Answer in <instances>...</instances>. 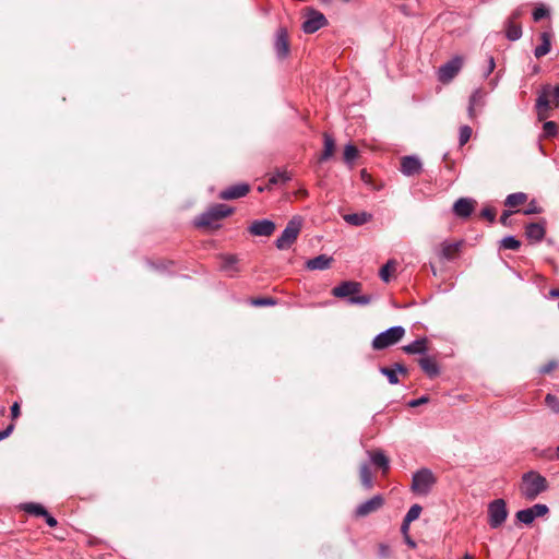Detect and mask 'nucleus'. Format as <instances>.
<instances>
[{
    "instance_id": "obj_1",
    "label": "nucleus",
    "mask_w": 559,
    "mask_h": 559,
    "mask_svg": "<svg viewBox=\"0 0 559 559\" xmlns=\"http://www.w3.org/2000/svg\"><path fill=\"white\" fill-rule=\"evenodd\" d=\"M548 489L547 479L539 473L530 471L522 476V483L520 486L521 495L526 500H534L538 495Z\"/></svg>"
},
{
    "instance_id": "obj_2",
    "label": "nucleus",
    "mask_w": 559,
    "mask_h": 559,
    "mask_svg": "<svg viewBox=\"0 0 559 559\" xmlns=\"http://www.w3.org/2000/svg\"><path fill=\"white\" fill-rule=\"evenodd\" d=\"M554 107H559V85L552 87L546 84L539 91L536 99V111L538 120H546L549 117V111Z\"/></svg>"
},
{
    "instance_id": "obj_3",
    "label": "nucleus",
    "mask_w": 559,
    "mask_h": 559,
    "mask_svg": "<svg viewBox=\"0 0 559 559\" xmlns=\"http://www.w3.org/2000/svg\"><path fill=\"white\" fill-rule=\"evenodd\" d=\"M233 213L231 207L226 204H216L210 207L205 213L201 214L197 221L195 226L199 228L216 229L219 227L217 224L224 217Z\"/></svg>"
},
{
    "instance_id": "obj_4",
    "label": "nucleus",
    "mask_w": 559,
    "mask_h": 559,
    "mask_svg": "<svg viewBox=\"0 0 559 559\" xmlns=\"http://www.w3.org/2000/svg\"><path fill=\"white\" fill-rule=\"evenodd\" d=\"M302 227V218L294 216L286 225L282 235L276 239V248L280 250L288 249L298 238Z\"/></svg>"
},
{
    "instance_id": "obj_5",
    "label": "nucleus",
    "mask_w": 559,
    "mask_h": 559,
    "mask_svg": "<svg viewBox=\"0 0 559 559\" xmlns=\"http://www.w3.org/2000/svg\"><path fill=\"white\" fill-rule=\"evenodd\" d=\"M405 335L403 326H393L378 334L372 341V348L381 350L399 343Z\"/></svg>"
},
{
    "instance_id": "obj_6",
    "label": "nucleus",
    "mask_w": 559,
    "mask_h": 559,
    "mask_svg": "<svg viewBox=\"0 0 559 559\" xmlns=\"http://www.w3.org/2000/svg\"><path fill=\"white\" fill-rule=\"evenodd\" d=\"M507 503L503 499H496L488 504V524L491 528L500 527L508 518Z\"/></svg>"
},
{
    "instance_id": "obj_7",
    "label": "nucleus",
    "mask_w": 559,
    "mask_h": 559,
    "mask_svg": "<svg viewBox=\"0 0 559 559\" xmlns=\"http://www.w3.org/2000/svg\"><path fill=\"white\" fill-rule=\"evenodd\" d=\"M436 484V477L428 468H421L413 476L412 490L418 495H427Z\"/></svg>"
},
{
    "instance_id": "obj_8",
    "label": "nucleus",
    "mask_w": 559,
    "mask_h": 559,
    "mask_svg": "<svg viewBox=\"0 0 559 559\" xmlns=\"http://www.w3.org/2000/svg\"><path fill=\"white\" fill-rule=\"evenodd\" d=\"M328 24L325 15L317 10L310 9L305 14L301 28L306 34H313Z\"/></svg>"
},
{
    "instance_id": "obj_9",
    "label": "nucleus",
    "mask_w": 559,
    "mask_h": 559,
    "mask_svg": "<svg viewBox=\"0 0 559 559\" xmlns=\"http://www.w3.org/2000/svg\"><path fill=\"white\" fill-rule=\"evenodd\" d=\"M464 64V58L462 56H455L450 61L444 63L439 69V80L442 83L451 82L455 75L460 72Z\"/></svg>"
},
{
    "instance_id": "obj_10",
    "label": "nucleus",
    "mask_w": 559,
    "mask_h": 559,
    "mask_svg": "<svg viewBox=\"0 0 559 559\" xmlns=\"http://www.w3.org/2000/svg\"><path fill=\"white\" fill-rule=\"evenodd\" d=\"M384 503V499L382 496L377 495L369 499L368 501L359 504L356 509V516L365 518L376 511H378Z\"/></svg>"
},
{
    "instance_id": "obj_11",
    "label": "nucleus",
    "mask_w": 559,
    "mask_h": 559,
    "mask_svg": "<svg viewBox=\"0 0 559 559\" xmlns=\"http://www.w3.org/2000/svg\"><path fill=\"white\" fill-rule=\"evenodd\" d=\"M361 284L358 282H343L338 286L332 289V295L338 298L353 297L356 294L360 293Z\"/></svg>"
},
{
    "instance_id": "obj_12",
    "label": "nucleus",
    "mask_w": 559,
    "mask_h": 559,
    "mask_svg": "<svg viewBox=\"0 0 559 559\" xmlns=\"http://www.w3.org/2000/svg\"><path fill=\"white\" fill-rule=\"evenodd\" d=\"M477 202L468 198H460L453 204V212L461 218H467L474 212Z\"/></svg>"
},
{
    "instance_id": "obj_13",
    "label": "nucleus",
    "mask_w": 559,
    "mask_h": 559,
    "mask_svg": "<svg viewBox=\"0 0 559 559\" xmlns=\"http://www.w3.org/2000/svg\"><path fill=\"white\" fill-rule=\"evenodd\" d=\"M463 246V240H459L455 242L443 241L440 245V258L448 261L456 259L460 255Z\"/></svg>"
},
{
    "instance_id": "obj_14",
    "label": "nucleus",
    "mask_w": 559,
    "mask_h": 559,
    "mask_svg": "<svg viewBox=\"0 0 559 559\" xmlns=\"http://www.w3.org/2000/svg\"><path fill=\"white\" fill-rule=\"evenodd\" d=\"M275 224L269 219L254 221L250 227V234L254 236H265L269 237L275 231Z\"/></svg>"
},
{
    "instance_id": "obj_15",
    "label": "nucleus",
    "mask_w": 559,
    "mask_h": 559,
    "mask_svg": "<svg viewBox=\"0 0 559 559\" xmlns=\"http://www.w3.org/2000/svg\"><path fill=\"white\" fill-rule=\"evenodd\" d=\"M250 191L248 183H239L228 187L219 192V199L222 200H235L245 197Z\"/></svg>"
},
{
    "instance_id": "obj_16",
    "label": "nucleus",
    "mask_w": 559,
    "mask_h": 559,
    "mask_svg": "<svg viewBox=\"0 0 559 559\" xmlns=\"http://www.w3.org/2000/svg\"><path fill=\"white\" fill-rule=\"evenodd\" d=\"M423 169L420 160L415 156H404L401 159V171L406 176L419 175Z\"/></svg>"
},
{
    "instance_id": "obj_17",
    "label": "nucleus",
    "mask_w": 559,
    "mask_h": 559,
    "mask_svg": "<svg viewBox=\"0 0 559 559\" xmlns=\"http://www.w3.org/2000/svg\"><path fill=\"white\" fill-rule=\"evenodd\" d=\"M380 372L388 378L391 384H397L400 382L397 373L404 377L408 374L407 368L400 362H395L393 367H381Z\"/></svg>"
},
{
    "instance_id": "obj_18",
    "label": "nucleus",
    "mask_w": 559,
    "mask_h": 559,
    "mask_svg": "<svg viewBox=\"0 0 559 559\" xmlns=\"http://www.w3.org/2000/svg\"><path fill=\"white\" fill-rule=\"evenodd\" d=\"M418 364L423 371L429 378H436L440 373L439 366L433 357L426 356L418 359Z\"/></svg>"
},
{
    "instance_id": "obj_19",
    "label": "nucleus",
    "mask_w": 559,
    "mask_h": 559,
    "mask_svg": "<svg viewBox=\"0 0 559 559\" xmlns=\"http://www.w3.org/2000/svg\"><path fill=\"white\" fill-rule=\"evenodd\" d=\"M343 219L353 226H361L369 223L372 219V214L368 212H359L343 215Z\"/></svg>"
},
{
    "instance_id": "obj_20",
    "label": "nucleus",
    "mask_w": 559,
    "mask_h": 559,
    "mask_svg": "<svg viewBox=\"0 0 559 559\" xmlns=\"http://www.w3.org/2000/svg\"><path fill=\"white\" fill-rule=\"evenodd\" d=\"M323 142H324V146H323L322 154L319 157V162H325L329 158H331L334 155L335 148H336L334 138L326 132L323 133Z\"/></svg>"
},
{
    "instance_id": "obj_21",
    "label": "nucleus",
    "mask_w": 559,
    "mask_h": 559,
    "mask_svg": "<svg viewBox=\"0 0 559 559\" xmlns=\"http://www.w3.org/2000/svg\"><path fill=\"white\" fill-rule=\"evenodd\" d=\"M332 261V257L320 254L313 259L308 260L306 264L309 270H326L331 266Z\"/></svg>"
},
{
    "instance_id": "obj_22",
    "label": "nucleus",
    "mask_w": 559,
    "mask_h": 559,
    "mask_svg": "<svg viewBox=\"0 0 559 559\" xmlns=\"http://www.w3.org/2000/svg\"><path fill=\"white\" fill-rule=\"evenodd\" d=\"M427 344L428 340L426 337H423L414 341L408 345L403 346L402 349L409 355L424 354L428 350Z\"/></svg>"
},
{
    "instance_id": "obj_23",
    "label": "nucleus",
    "mask_w": 559,
    "mask_h": 559,
    "mask_svg": "<svg viewBox=\"0 0 559 559\" xmlns=\"http://www.w3.org/2000/svg\"><path fill=\"white\" fill-rule=\"evenodd\" d=\"M525 234L528 239L540 241L545 236V228L538 223H531L526 226Z\"/></svg>"
},
{
    "instance_id": "obj_24",
    "label": "nucleus",
    "mask_w": 559,
    "mask_h": 559,
    "mask_svg": "<svg viewBox=\"0 0 559 559\" xmlns=\"http://www.w3.org/2000/svg\"><path fill=\"white\" fill-rule=\"evenodd\" d=\"M221 265L219 267L223 271L226 272H237L238 269L236 267V264L238 263L239 259L235 254H222L219 255Z\"/></svg>"
},
{
    "instance_id": "obj_25",
    "label": "nucleus",
    "mask_w": 559,
    "mask_h": 559,
    "mask_svg": "<svg viewBox=\"0 0 559 559\" xmlns=\"http://www.w3.org/2000/svg\"><path fill=\"white\" fill-rule=\"evenodd\" d=\"M520 16V12L515 11L512 13L510 19L508 20L507 29L504 35H522V27L520 23L518 22V19Z\"/></svg>"
},
{
    "instance_id": "obj_26",
    "label": "nucleus",
    "mask_w": 559,
    "mask_h": 559,
    "mask_svg": "<svg viewBox=\"0 0 559 559\" xmlns=\"http://www.w3.org/2000/svg\"><path fill=\"white\" fill-rule=\"evenodd\" d=\"M372 463L382 469L383 473L389 471V459L381 450H376L370 454Z\"/></svg>"
},
{
    "instance_id": "obj_27",
    "label": "nucleus",
    "mask_w": 559,
    "mask_h": 559,
    "mask_svg": "<svg viewBox=\"0 0 559 559\" xmlns=\"http://www.w3.org/2000/svg\"><path fill=\"white\" fill-rule=\"evenodd\" d=\"M396 261L395 260H389L381 269H380V272H379V276L380 278L385 282V283H389L390 280H391V275L392 273H394L396 271Z\"/></svg>"
},
{
    "instance_id": "obj_28",
    "label": "nucleus",
    "mask_w": 559,
    "mask_h": 559,
    "mask_svg": "<svg viewBox=\"0 0 559 559\" xmlns=\"http://www.w3.org/2000/svg\"><path fill=\"white\" fill-rule=\"evenodd\" d=\"M527 195L523 192L509 194L504 201L506 206L515 207L526 202Z\"/></svg>"
},
{
    "instance_id": "obj_29",
    "label": "nucleus",
    "mask_w": 559,
    "mask_h": 559,
    "mask_svg": "<svg viewBox=\"0 0 559 559\" xmlns=\"http://www.w3.org/2000/svg\"><path fill=\"white\" fill-rule=\"evenodd\" d=\"M359 477L364 487L370 489L372 487V475L369 466L362 464L359 468Z\"/></svg>"
},
{
    "instance_id": "obj_30",
    "label": "nucleus",
    "mask_w": 559,
    "mask_h": 559,
    "mask_svg": "<svg viewBox=\"0 0 559 559\" xmlns=\"http://www.w3.org/2000/svg\"><path fill=\"white\" fill-rule=\"evenodd\" d=\"M23 510L26 513L33 514L35 516L47 515V510L39 503H34V502L25 503L23 506Z\"/></svg>"
},
{
    "instance_id": "obj_31",
    "label": "nucleus",
    "mask_w": 559,
    "mask_h": 559,
    "mask_svg": "<svg viewBox=\"0 0 559 559\" xmlns=\"http://www.w3.org/2000/svg\"><path fill=\"white\" fill-rule=\"evenodd\" d=\"M275 48L281 58L286 57L289 52L288 37H277Z\"/></svg>"
},
{
    "instance_id": "obj_32",
    "label": "nucleus",
    "mask_w": 559,
    "mask_h": 559,
    "mask_svg": "<svg viewBox=\"0 0 559 559\" xmlns=\"http://www.w3.org/2000/svg\"><path fill=\"white\" fill-rule=\"evenodd\" d=\"M290 175L286 170H277L275 174L270 176L269 186L286 182L290 180Z\"/></svg>"
},
{
    "instance_id": "obj_33",
    "label": "nucleus",
    "mask_w": 559,
    "mask_h": 559,
    "mask_svg": "<svg viewBox=\"0 0 559 559\" xmlns=\"http://www.w3.org/2000/svg\"><path fill=\"white\" fill-rule=\"evenodd\" d=\"M515 518L526 525L532 524L535 520L533 511L530 508L518 511Z\"/></svg>"
},
{
    "instance_id": "obj_34",
    "label": "nucleus",
    "mask_w": 559,
    "mask_h": 559,
    "mask_svg": "<svg viewBox=\"0 0 559 559\" xmlns=\"http://www.w3.org/2000/svg\"><path fill=\"white\" fill-rule=\"evenodd\" d=\"M359 155L357 147L353 144H348L344 148L343 159L345 163L350 164Z\"/></svg>"
},
{
    "instance_id": "obj_35",
    "label": "nucleus",
    "mask_w": 559,
    "mask_h": 559,
    "mask_svg": "<svg viewBox=\"0 0 559 559\" xmlns=\"http://www.w3.org/2000/svg\"><path fill=\"white\" fill-rule=\"evenodd\" d=\"M550 40L549 37H543V43L536 47L535 57L542 58L550 51Z\"/></svg>"
},
{
    "instance_id": "obj_36",
    "label": "nucleus",
    "mask_w": 559,
    "mask_h": 559,
    "mask_svg": "<svg viewBox=\"0 0 559 559\" xmlns=\"http://www.w3.org/2000/svg\"><path fill=\"white\" fill-rule=\"evenodd\" d=\"M550 15V11L549 9L544 5V4H540L538 7H536L533 11V20L535 22H539L540 20L543 19H546Z\"/></svg>"
},
{
    "instance_id": "obj_37",
    "label": "nucleus",
    "mask_w": 559,
    "mask_h": 559,
    "mask_svg": "<svg viewBox=\"0 0 559 559\" xmlns=\"http://www.w3.org/2000/svg\"><path fill=\"white\" fill-rule=\"evenodd\" d=\"M500 246L503 249L518 250L521 247V242L516 238L509 236L501 240Z\"/></svg>"
},
{
    "instance_id": "obj_38",
    "label": "nucleus",
    "mask_w": 559,
    "mask_h": 559,
    "mask_svg": "<svg viewBox=\"0 0 559 559\" xmlns=\"http://www.w3.org/2000/svg\"><path fill=\"white\" fill-rule=\"evenodd\" d=\"M544 134L547 138H552L558 133V126L555 121H546L543 127Z\"/></svg>"
},
{
    "instance_id": "obj_39",
    "label": "nucleus",
    "mask_w": 559,
    "mask_h": 559,
    "mask_svg": "<svg viewBox=\"0 0 559 559\" xmlns=\"http://www.w3.org/2000/svg\"><path fill=\"white\" fill-rule=\"evenodd\" d=\"M421 510L423 509L419 504H414L409 508L404 519L406 522H413L419 518Z\"/></svg>"
},
{
    "instance_id": "obj_40",
    "label": "nucleus",
    "mask_w": 559,
    "mask_h": 559,
    "mask_svg": "<svg viewBox=\"0 0 559 559\" xmlns=\"http://www.w3.org/2000/svg\"><path fill=\"white\" fill-rule=\"evenodd\" d=\"M472 132V128L468 126H463L460 128V146L465 145L469 141Z\"/></svg>"
},
{
    "instance_id": "obj_41",
    "label": "nucleus",
    "mask_w": 559,
    "mask_h": 559,
    "mask_svg": "<svg viewBox=\"0 0 559 559\" xmlns=\"http://www.w3.org/2000/svg\"><path fill=\"white\" fill-rule=\"evenodd\" d=\"M480 98V94L479 92H474L471 97H469V105H468V116L469 118H475L476 114H475V106L478 102V99Z\"/></svg>"
},
{
    "instance_id": "obj_42",
    "label": "nucleus",
    "mask_w": 559,
    "mask_h": 559,
    "mask_svg": "<svg viewBox=\"0 0 559 559\" xmlns=\"http://www.w3.org/2000/svg\"><path fill=\"white\" fill-rule=\"evenodd\" d=\"M533 511L534 518H540L546 515L549 512V509L546 504L537 503L530 508Z\"/></svg>"
},
{
    "instance_id": "obj_43",
    "label": "nucleus",
    "mask_w": 559,
    "mask_h": 559,
    "mask_svg": "<svg viewBox=\"0 0 559 559\" xmlns=\"http://www.w3.org/2000/svg\"><path fill=\"white\" fill-rule=\"evenodd\" d=\"M276 301L271 297H262V298H253L251 299V305L255 307L262 306H273Z\"/></svg>"
},
{
    "instance_id": "obj_44",
    "label": "nucleus",
    "mask_w": 559,
    "mask_h": 559,
    "mask_svg": "<svg viewBox=\"0 0 559 559\" xmlns=\"http://www.w3.org/2000/svg\"><path fill=\"white\" fill-rule=\"evenodd\" d=\"M545 402L555 413H559V399L552 394H547Z\"/></svg>"
},
{
    "instance_id": "obj_45",
    "label": "nucleus",
    "mask_w": 559,
    "mask_h": 559,
    "mask_svg": "<svg viewBox=\"0 0 559 559\" xmlns=\"http://www.w3.org/2000/svg\"><path fill=\"white\" fill-rule=\"evenodd\" d=\"M371 300H372V298L370 295L353 296L352 298H349L350 304L362 305V306L370 304Z\"/></svg>"
},
{
    "instance_id": "obj_46",
    "label": "nucleus",
    "mask_w": 559,
    "mask_h": 559,
    "mask_svg": "<svg viewBox=\"0 0 559 559\" xmlns=\"http://www.w3.org/2000/svg\"><path fill=\"white\" fill-rule=\"evenodd\" d=\"M480 216L488 219L489 222H493L496 218V210L491 206H486L481 210Z\"/></svg>"
},
{
    "instance_id": "obj_47",
    "label": "nucleus",
    "mask_w": 559,
    "mask_h": 559,
    "mask_svg": "<svg viewBox=\"0 0 559 559\" xmlns=\"http://www.w3.org/2000/svg\"><path fill=\"white\" fill-rule=\"evenodd\" d=\"M428 401H429V397H428V396H421V397H419V399H417V400H413V401H411V402L408 403V406H409V407H417V406H420V405H423V404L428 403Z\"/></svg>"
},
{
    "instance_id": "obj_48",
    "label": "nucleus",
    "mask_w": 559,
    "mask_h": 559,
    "mask_svg": "<svg viewBox=\"0 0 559 559\" xmlns=\"http://www.w3.org/2000/svg\"><path fill=\"white\" fill-rule=\"evenodd\" d=\"M11 416L13 420L20 416V404L17 402H14L11 406Z\"/></svg>"
},
{
    "instance_id": "obj_49",
    "label": "nucleus",
    "mask_w": 559,
    "mask_h": 559,
    "mask_svg": "<svg viewBox=\"0 0 559 559\" xmlns=\"http://www.w3.org/2000/svg\"><path fill=\"white\" fill-rule=\"evenodd\" d=\"M512 212L511 211H504L502 213V215L500 216V223L504 226H507L509 223H508V219L509 217L511 216Z\"/></svg>"
},
{
    "instance_id": "obj_50",
    "label": "nucleus",
    "mask_w": 559,
    "mask_h": 559,
    "mask_svg": "<svg viewBox=\"0 0 559 559\" xmlns=\"http://www.w3.org/2000/svg\"><path fill=\"white\" fill-rule=\"evenodd\" d=\"M44 518L46 519V523L50 527L57 526V524H58L57 520L53 516H51L48 512H47V515H44Z\"/></svg>"
},
{
    "instance_id": "obj_51",
    "label": "nucleus",
    "mask_w": 559,
    "mask_h": 559,
    "mask_svg": "<svg viewBox=\"0 0 559 559\" xmlns=\"http://www.w3.org/2000/svg\"><path fill=\"white\" fill-rule=\"evenodd\" d=\"M360 178L366 183H369L371 181V175L366 169L360 170Z\"/></svg>"
},
{
    "instance_id": "obj_52",
    "label": "nucleus",
    "mask_w": 559,
    "mask_h": 559,
    "mask_svg": "<svg viewBox=\"0 0 559 559\" xmlns=\"http://www.w3.org/2000/svg\"><path fill=\"white\" fill-rule=\"evenodd\" d=\"M534 213H540V209L531 203L528 209L524 211V214L530 215Z\"/></svg>"
},
{
    "instance_id": "obj_53",
    "label": "nucleus",
    "mask_w": 559,
    "mask_h": 559,
    "mask_svg": "<svg viewBox=\"0 0 559 559\" xmlns=\"http://www.w3.org/2000/svg\"><path fill=\"white\" fill-rule=\"evenodd\" d=\"M555 368H556V362H549V364H547L546 366H544V367L542 368V370H540V371H542L543 373H549V372H550V371H552Z\"/></svg>"
},
{
    "instance_id": "obj_54",
    "label": "nucleus",
    "mask_w": 559,
    "mask_h": 559,
    "mask_svg": "<svg viewBox=\"0 0 559 559\" xmlns=\"http://www.w3.org/2000/svg\"><path fill=\"white\" fill-rule=\"evenodd\" d=\"M488 63H489V66H488V72L486 73V75H488L489 73H491V72L493 71V69H495V66H496V64H495V59H493V57H489V59H488Z\"/></svg>"
},
{
    "instance_id": "obj_55",
    "label": "nucleus",
    "mask_w": 559,
    "mask_h": 559,
    "mask_svg": "<svg viewBox=\"0 0 559 559\" xmlns=\"http://www.w3.org/2000/svg\"><path fill=\"white\" fill-rule=\"evenodd\" d=\"M409 524H411V522H406L405 519L403 520L401 530H402V533L404 535H407V532H408V528H409Z\"/></svg>"
},
{
    "instance_id": "obj_56",
    "label": "nucleus",
    "mask_w": 559,
    "mask_h": 559,
    "mask_svg": "<svg viewBox=\"0 0 559 559\" xmlns=\"http://www.w3.org/2000/svg\"><path fill=\"white\" fill-rule=\"evenodd\" d=\"M296 195L299 198H306L308 195V191L304 188L299 189L298 191H296Z\"/></svg>"
},
{
    "instance_id": "obj_57",
    "label": "nucleus",
    "mask_w": 559,
    "mask_h": 559,
    "mask_svg": "<svg viewBox=\"0 0 559 559\" xmlns=\"http://www.w3.org/2000/svg\"><path fill=\"white\" fill-rule=\"evenodd\" d=\"M549 296H550L551 298H557V297H559V288H554V289H551V290L549 292Z\"/></svg>"
},
{
    "instance_id": "obj_58",
    "label": "nucleus",
    "mask_w": 559,
    "mask_h": 559,
    "mask_svg": "<svg viewBox=\"0 0 559 559\" xmlns=\"http://www.w3.org/2000/svg\"><path fill=\"white\" fill-rule=\"evenodd\" d=\"M13 429H14V425H13V424L9 425V426L4 429L5 436H7V437H9V436L12 433Z\"/></svg>"
},
{
    "instance_id": "obj_59",
    "label": "nucleus",
    "mask_w": 559,
    "mask_h": 559,
    "mask_svg": "<svg viewBox=\"0 0 559 559\" xmlns=\"http://www.w3.org/2000/svg\"><path fill=\"white\" fill-rule=\"evenodd\" d=\"M13 429H14V425H13V424L9 425V426L4 429L5 436H7V437H9V436L12 433Z\"/></svg>"
},
{
    "instance_id": "obj_60",
    "label": "nucleus",
    "mask_w": 559,
    "mask_h": 559,
    "mask_svg": "<svg viewBox=\"0 0 559 559\" xmlns=\"http://www.w3.org/2000/svg\"><path fill=\"white\" fill-rule=\"evenodd\" d=\"M405 539H406V543H407L411 547H413V548L415 547V543H414V540H412V539L408 537V535H405Z\"/></svg>"
},
{
    "instance_id": "obj_61",
    "label": "nucleus",
    "mask_w": 559,
    "mask_h": 559,
    "mask_svg": "<svg viewBox=\"0 0 559 559\" xmlns=\"http://www.w3.org/2000/svg\"><path fill=\"white\" fill-rule=\"evenodd\" d=\"M276 35H281V36H284V35H287V31L285 28H280L276 33Z\"/></svg>"
},
{
    "instance_id": "obj_62",
    "label": "nucleus",
    "mask_w": 559,
    "mask_h": 559,
    "mask_svg": "<svg viewBox=\"0 0 559 559\" xmlns=\"http://www.w3.org/2000/svg\"><path fill=\"white\" fill-rule=\"evenodd\" d=\"M5 438H7V436H5L4 430H1V431H0V441H1V440H3V439H5Z\"/></svg>"
},
{
    "instance_id": "obj_63",
    "label": "nucleus",
    "mask_w": 559,
    "mask_h": 559,
    "mask_svg": "<svg viewBox=\"0 0 559 559\" xmlns=\"http://www.w3.org/2000/svg\"><path fill=\"white\" fill-rule=\"evenodd\" d=\"M555 460H559V447L556 449V453L554 455Z\"/></svg>"
},
{
    "instance_id": "obj_64",
    "label": "nucleus",
    "mask_w": 559,
    "mask_h": 559,
    "mask_svg": "<svg viewBox=\"0 0 559 559\" xmlns=\"http://www.w3.org/2000/svg\"><path fill=\"white\" fill-rule=\"evenodd\" d=\"M463 559H473V557L466 554Z\"/></svg>"
}]
</instances>
